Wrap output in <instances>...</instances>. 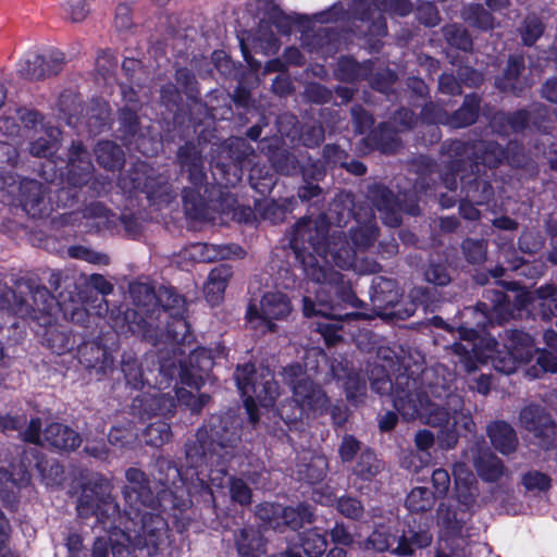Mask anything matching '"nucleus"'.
<instances>
[{
  "mask_svg": "<svg viewBox=\"0 0 557 557\" xmlns=\"http://www.w3.org/2000/svg\"><path fill=\"white\" fill-rule=\"evenodd\" d=\"M375 237L376 226L372 220L351 232L352 246L341 233L325 237L323 223L302 220L296 225L292 244L305 275L314 283L332 286L341 282V274L330 268L331 261L341 269H352L362 274L380 270L377 262L359 257Z\"/></svg>",
  "mask_w": 557,
  "mask_h": 557,
  "instance_id": "1",
  "label": "nucleus"
},
{
  "mask_svg": "<svg viewBox=\"0 0 557 557\" xmlns=\"http://www.w3.org/2000/svg\"><path fill=\"white\" fill-rule=\"evenodd\" d=\"M454 380V374L448 373V377H443L442 383L436 380L429 386L433 397L447 398L448 408H443L421 392L412 394L410 388L416 386V381L407 376L399 375L394 389L384 366H375L370 375L371 386L376 393L392 392L394 407L405 419L419 418L424 423L438 428V444L444 449L453 448L461 432L471 431L473 426L469 412L461 410V398L450 393Z\"/></svg>",
  "mask_w": 557,
  "mask_h": 557,
  "instance_id": "2",
  "label": "nucleus"
},
{
  "mask_svg": "<svg viewBox=\"0 0 557 557\" xmlns=\"http://www.w3.org/2000/svg\"><path fill=\"white\" fill-rule=\"evenodd\" d=\"M127 484L123 495L128 509L122 513L114 502L103 499L111 509V527L114 532L113 556L131 557L132 548L145 550L147 556H153L164 534L163 519L147 509L152 508L154 498L145 473L131 468L126 471Z\"/></svg>",
  "mask_w": 557,
  "mask_h": 557,
  "instance_id": "3",
  "label": "nucleus"
},
{
  "mask_svg": "<svg viewBox=\"0 0 557 557\" xmlns=\"http://www.w3.org/2000/svg\"><path fill=\"white\" fill-rule=\"evenodd\" d=\"M213 419L209 425L199 430L197 433V442L190 444L186 448V459L193 469L175 472L181 476L188 491L196 486L197 481L200 486L223 487L226 480L224 461L228 451L224 454L220 451L232 446L239 438V432L236 426L228 429L222 425V421L215 424Z\"/></svg>",
  "mask_w": 557,
  "mask_h": 557,
  "instance_id": "4",
  "label": "nucleus"
},
{
  "mask_svg": "<svg viewBox=\"0 0 557 557\" xmlns=\"http://www.w3.org/2000/svg\"><path fill=\"white\" fill-rule=\"evenodd\" d=\"M459 336L469 343V347L455 344L454 350L459 355V362L463 369L471 373L476 369L469 352L480 362L492 360L494 368L503 373L515 372L520 364L529 363L533 354V339L522 331H512L505 344L506 351L497 349V342L493 337H483L480 343H472L478 338V332L472 329L460 327Z\"/></svg>",
  "mask_w": 557,
  "mask_h": 557,
  "instance_id": "5",
  "label": "nucleus"
},
{
  "mask_svg": "<svg viewBox=\"0 0 557 557\" xmlns=\"http://www.w3.org/2000/svg\"><path fill=\"white\" fill-rule=\"evenodd\" d=\"M131 294L137 309L127 310L124 314V320L129 332L147 336L150 322L144 318V314L154 312V307L161 306L164 312L168 310H176L172 323L168 325V334L171 341L178 345L187 341L188 324L186 320L178 317V312L184 306V300L180 295L168 288L160 289L159 294L156 295L153 289L147 284H135L131 286Z\"/></svg>",
  "mask_w": 557,
  "mask_h": 557,
  "instance_id": "6",
  "label": "nucleus"
},
{
  "mask_svg": "<svg viewBox=\"0 0 557 557\" xmlns=\"http://www.w3.org/2000/svg\"><path fill=\"white\" fill-rule=\"evenodd\" d=\"M112 486L110 482L103 478L96 479L92 483L87 484L82 492L77 504V512L81 518H88L95 516L97 519V527L100 528L106 535L99 534L94 543L92 557H107L110 542L113 549V542L115 536L114 532L119 533V529L114 530L111 527V509L104 504L103 499L114 502L112 496Z\"/></svg>",
  "mask_w": 557,
  "mask_h": 557,
  "instance_id": "7",
  "label": "nucleus"
},
{
  "mask_svg": "<svg viewBox=\"0 0 557 557\" xmlns=\"http://www.w3.org/2000/svg\"><path fill=\"white\" fill-rule=\"evenodd\" d=\"M235 379L249 419L256 423L259 420L257 404L271 407L278 396L274 376L268 368L256 371L253 366L245 364L237 367Z\"/></svg>",
  "mask_w": 557,
  "mask_h": 557,
  "instance_id": "8",
  "label": "nucleus"
},
{
  "mask_svg": "<svg viewBox=\"0 0 557 557\" xmlns=\"http://www.w3.org/2000/svg\"><path fill=\"white\" fill-rule=\"evenodd\" d=\"M17 293L8 290L4 293L7 305L2 308L11 310L21 317H32L36 320L44 319V323L50 322L49 318L55 309V299L44 286H34L28 283H18Z\"/></svg>",
  "mask_w": 557,
  "mask_h": 557,
  "instance_id": "9",
  "label": "nucleus"
},
{
  "mask_svg": "<svg viewBox=\"0 0 557 557\" xmlns=\"http://www.w3.org/2000/svg\"><path fill=\"white\" fill-rule=\"evenodd\" d=\"M180 366L176 367L170 360H163L159 372L160 381L158 382V389H164L170 386L172 380L176 376L180 382L186 386L199 391L205 374L212 368L213 358L211 351L206 348H197L193 350L188 357V364L178 359Z\"/></svg>",
  "mask_w": 557,
  "mask_h": 557,
  "instance_id": "10",
  "label": "nucleus"
},
{
  "mask_svg": "<svg viewBox=\"0 0 557 557\" xmlns=\"http://www.w3.org/2000/svg\"><path fill=\"white\" fill-rule=\"evenodd\" d=\"M283 380L290 387L293 399L301 412L314 416L327 409V396L299 364L286 367L283 371Z\"/></svg>",
  "mask_w": 557,
  "mask_h": 557,
  "instance_id": "11",
  "label": "nucleus"
},
{
  "mask_svg": "<svg viewBox=\"0 0 557 557\" xmlns=\"http://www.w3.org/2000/svg\"><path fill=\"white\" fill-rule=\"evenodd\" d=\"M431 541L432 537L426 531H409L399 535L398 531L391 525L382 524L371 533L366 542V548L376 552L391 550L398 556H410L416 548L426 547Z\"/></svg>",
  "mask_w": 557,
  "mask_h": 557,
  "instance_id": "12",
  "label": "nucleus"
},
{
  "mask_svg": "<svg viewBox=\"0 0 557 557\" xmlns=\"http://www.w3.org/2000/svg\"><path fill=\"white\" fill-rule=\"evenodd\" d=\"M0 193L18 197L23 209L33 218L49 214L53 209L50 199L46 197V189L40 183L32 180L16 182L10 172L0 174Z\"/></svg>",
  "mask_w": 557,
  "mask_h": 557,
  "instance_id": "13",
  "label": "nucleus"
},
{
  "mask_svg": "<svg viewBox=\"0 0 557 557\" xmlns=\"http://www.w3.org/2000/svg\"><path fill=\"white\" fill-rule=\"evenodd\" d=\"M292 311V306L282 293L265 294L259 305H250L246 318L250 326L260 332L275 331V321L284 320Z\"/></svg>",
  "mask_w": 557,
  "mask_h": 557,
  "instance_id": "14",
  "label": "nucleus"
},
{
  "mask_svg": "<svg viewBox=\"0 0 557 557\" xmlns=\"http://www.w3.org/2000/svg\"><path fill=\"white\" fill-rule=\"evenodd\" d=\"M302 311L307 318L325 319V323H317L318 332L322 334L329 345H334L338 342L337 319L341 318V313L337 311V308L326 299V290L324 287H321L317 292L314 299L309 296L304 297Z\"/></svg>",
  "mask_w": 557,
  "mask_h": 557,
  "instance_id": "15",
  "label": "nucleus"
},
{
  "mask_svg": "<svg viewBox=\"0 0 557 557\" xmlns=\"http://www.w3.org/2000/svg\"><path fill=\"white\" fill-rule=\"evenodd\" d=\"M41 423L39 419L30 420L26 431L23 434L24 441L34 444H48L59 449L72 450L79 446L81 437L72 429L60 423L48 425L41 437Z\"/></svg>",
  "mask_w": 557,
  "mask_h": 557,
  "instance_id": "16",
  "label": "nucleus"
},
{
  "mask_svg": "<svg viewBox=\"0 0 557 557\" xmlns=\"http://www.w3.org/2000/svg\"><path fill=\"white\" fill-rule=\"evenodd\" d=\"M257 516L274 530H280L282 527L296 530L301 528L304 523L311 521L312 511L309 506L305 505L282 507L277 504L264 503L258 507Z\"/></svg>",
  "mask_w": 557,
  "mask_h": 557,
  "instance_id": "17",
  "label": "nucleus"
},
{
  "mask_svg": "<svg viewBox=\"0 0 557 557\" xmlns=\"http://www.w3.org/2000/svg\"><path fill=\"white\" fill-rule=\"evenodd\" d=\"M64 62L61 51L49 49L39 53L29 51L23 55L16 65L17 73L28 79H41L57 74Z\"/></svg>",
  "mask_w": 557,
  "mask_h": 557,
  "instance_id": "18",
  "label": "nucleus"
},
{
  "mask_svg": "<svg viewBox=\"0 0 557 557\" xmlns=\"http://www.w3.org/2000/svg\"><path fill=\"white\" fill-rule=\"evenodd\" d=\"M522 426L532 432L537 444L544 449L557 443V429L550 418L537 406H528L520 412Z\"/></svg>",
  "mask_w": 557,
  "mask_h": 557,
  "instance_id": "19",
  "label": "nucleus"
},
{
  "mask_svg": "<svg viewBox=\"0 0 557 557\" xmlns=\"http://www.w3.org/2000/svg\"><path fill=\"white\" fill-rule=\"evenodd\" d=\"M243 249L236 245L196 243L186 247L181 257L191 262H214L231 257H242Z\"/></svg>",
  "mask_w": 557,
  "mask_h": 557,
  "instance_id": "20",
  "label": "nucleus"
},
{
  "mask_svg": "<svg viewBox=\"0 0 557 557\" xmlns=\"http://www.w3.org/2000/svg\"><path fill=\"white\" fill-rule=\"evenodd\" d=\"M517 300L519 308L539 307L545 319L557 317V289L552 285L541 287L534 293L522 292L517 295Z\"/></svg>",
  "mask_w": 557,
  "mask_h": 557,
  "instance_id": "21",
  "label": "nucleus"
},
{
  "mask_svg": "<svg viewBox=\"0 0 557 557\" xmlns=\"http://www.w3.org/2000/svg\"><path fill=\"white\" fill-rule=\"evenodd\" d=\"M454 496L459 503L460 510H467L474 504L476 497L475 478L463 462L454 466Z\"/></svg>",
  "mask_w": 557,
  "mask_h": 557,
  "instance_id": "22",
  "label": "nucleus"
},
{
  "mask_svg": "<svg viewBox=\"0 0 557 557\" xmlns=\"http://www.w3.org/2000/svg\"><path fill=\"white\" fill-rule=\"evenodd\" d=\"M232 271L227 265H219L212 269L205 284V296L211 306L219 305L224 297Z\"/></svg>",
  "mask_w": 557,
  "mask_h": 557,
  "instance_id": "23",
  "label": "nucleus"
},
{
  "mask_svg": "<svg viewBox=\"0 0 557 557\" xmlns=\"http://www.w3.org/2000/svg\"><path fill=\"white\" fill-rule=\"evenodd\" d=\"M474 468L479 475L485 481H497L504 474L502 461L487 449L476 447L475 451H471Z\"/></svg>",
  "mask_w": 557,
  "mask_h": 557,
  "instance_id": "24",
  "label": "nucleus"
},
{
  "mask_svg": "<svg viewBox=\"0 0 557 557\" xmlns=\"http://www.w3.org/2000/svg\"><path fill=\"white\" fill-rule=\"evenodd\" d=\"M474 468L479 475L485 481H497L504 474L502 461L487 449L476 447L475 451H471Z\"/></svg>",
  "mask_w": 557,
  "mask_h": 557,
  "instance_id": "25",
  "label": "nucleus"
},
{
  "mask_svg": "<svg viewBox=\"0 0 557 557\" xmlns=\"http://www.w3.org/2000/svg\"><path fill=\"white\" fill-rule=\"evenodd\" d=\"M67 166L69 178L75 185L84 183L86 177L91 173L92 163L89 159V154L81 145H74L72 147Z\"/></svg>",
  "mask_w": 557,
  "mask_h": 557,
  "instance_id": "26",
  "label": "nucleus"
},
{
  "mask_svg": "<svg viewBox=\"0 0 557 557\" xmlns=\"http://www.w3.org/2000/svg\"><path fill=\"white\" fill-rule=\"evenodd\" d=\"M494 447L502 454H510L517 447L518 440L513 429L505 422H494L487 429Z\"/></svg>",
  "mask_w": 557,
  "mask_h": 557,
  "instance_id": "27",
  "label": "nucleus"
},
{
  "mask_svg": "<svg viewBox=\"0 0 557 557\" xmlns=\"http://www.w3.org/2000/svg\"><path fill=\"white\" fill-rule=\"evenodd\" d=\"M237 548L243 557H260L264 553V541L258 530L245 529L237 539Z\"/></svg>",
  "mask_w": 557,
  "mask_h": 557,
  "instance_id": "28",
  "label": "nucleus"
},
{
  "mask_svg": "<svg viewBox=\"0 0 557 557\" xmlns=\"http://www.w3.org/2000/svg\"><path fill=\"white\" fill-rule=\"evenodd\" d=\"M137 401L140 403L139 406H143L145 412L149 416H166L172 413L175 408V399L172 396L157 392L151 394L149 398L136 399L135 403ZM134 407H137V405L134 404Z\"/></svg>",
  "mask_w": 557,
  "mask_h": 557,
  "instance_id": "29",
  "label": "nucleus"
},
{
  "mask_svg": "<svg viewBox=\"0 0 557 557\" xmlns=\"http://www.w3.org/2000/svg\"><path fill=\"white\" fill-rule=\"evenodd\" d=\"M60 131L49 128L30 144V153L35 157L47 158L55 152L59 146Z\"/></svg>",
  "mask_w": 557,
  "mask_h": 557,
  "instance_id": "30",
  "label": "nucleus"
},
{
  "mask_svg": "<svg viewBox=\"0 0 557 557\" xmlns=\"http://www.w3.org/2000/svg\"><path fill=\"white\" fill-rule=\"evenodd\" d=\"M42 341L53 352L62 355L70 350L73 343L71 336L64 332L60 326L49 324L46 329Z\"/></svg>",
  "mask_w": 557,
  "mask_h": 557,
  "instance_id": "31",
  "label": "nucleus"
},
{
  "mask_svg": "<svg viewBox=\"0 0 557 557\" xmlns=\"http://www.w3.org/2000/svg\"><path fill=\"white\" fill-rule=\"evenodd\" d=\"M96 156L99 164L109 170L117 169L123 164V151L111 141L98 144Z\"/></svg>",
  "mask_w": 557,
  "mask_h": 557,
  "instance_id": "32",
  "label": "nucleus"
},
{
  "mask_svg": "<svg viewBox=\"0 0 557 557\" xmlns=\"http://www.w3.org/2000/svg\"><path fill=\"white\" fill-rule=\"evenodd\" d=\"M344 373L341 374L335 366H332V372L335 377L338 380H345V389L347 394V398L358 403L359 398L366 393V382L361 380L359 374L348 372L346 370H342Z\"/></svg>",
  "mask_w": 557,
  "mask_h": 557,
  "instance_id": "33",
  "label": "nucleus"
},
{
  "mask_svg": "<svg viewBox=\"0 0 557 557\" xmlns=\"http://www.w3.org/2000/svg\"><path fill=\"white\" fill-rule=\"evenodd\" d=\"M434 505V496L426 487L411 490L406 498V507L411 512L430 510Z\"/></svg>",
  "mask_w": 557,
  "mask_h": 557,
  "instance_id": "34",
  "label": "nucleus"
},
{
  "mask_svg": "<svg viewBox=\"0 0 557 557\" xmlns=\"http://www.w3.org/2000/svg\"><path fill=\"white\" fill-rule=\"evenodd\" d=\"M61 9L64 17L71 23H82L90 13L88 0H64Z\"/></svg>",
  "mask_w": 557,
  "mask_h": 557,
  "instance_id": "35",
  "label": "nucleus"
},
{
  "mask_svg": "<svg viewBox=\"0 0 557 557\" xmlns=\"http://www.w3.org/2000/svg\"><path fill=\"white\" fill-rule=\"evenodd\" d=\"M301 546L308 557H319L325 552L326 540L318 529H312L304 534Z\"/></svg>",
  "mask_w": 557,
  "mask_h": 557,
  "instance_id": "36",
  "label": "nucleus"
},
{
  "mask_svg": "<svg viewBox=\"0 0 557 557\" xmlns=\"http://www.w3.org/2000/svg\"><path fill=\"white\" fill-rule=\"evenodd\" d=\"M535 354L536 364L527 369L528 376L535 379L542 373L557 372V358L552 352L546 350H535Z\"/></svg>",
  "mask_w": 557,
  "mask_h": 557,
  "instance_id": "37",
  "label": "nucleus"
},
{
  "mask_svg": "<svg viewBox=\"0 0 557 557\" xmlns=\"http://www.w3.org/2000/svg\"><path fill=\"white\" fill-rule=\"evenodd\" d=\"M144 436L147 444L158 447L170 441L171 430L164 421H157L147 426Z\"/></svg>",
  "mask_w": 557,
  "mask_h": 557,
  "instance_id": "38",
  "label": "nucleus"
},
{
  "mask_svg": "<svg viewBox=\"0 0 557 557\" xmlns=\"http://www.w3.org/2000/svg\"><path fill=\"white\" fill-rule=\"evenodd\" d=\"M326 460L324 457L317 456L311 460L310 465L299 466L298 474L301 480L308 483H314L323 479L326 470Z\"/></svg>",
  "mask_w": 557,
  "mask_h": 557,
  "instance_id": "39",
  "label": "nucleus"
},
{
  "mask_svg": "<svg viewBox=\"0 0 557 557\" xmlns=\"http://www.w3.org/2000/svg\"><path fill=\"white\" fill-rule=\"evenodd\" d=\"M175 395L177 401L189 407L193 412H198L210 399L207 394L196 395L193 391L185 388H177Z\"/></svg>",
  "mask_w": 557,
  "mask_h": 557,
  "instance_id": "40",
  "label": "nucleus"
},
{
  "mask_svg": "<svg viewBox=\"0 0 557 557\" xmlns=\"http://www.w3.org/2000/svg\"><path fill=\"white\" fill-rule=\"evenodd\" d=\"M137 432L131 423L113 426L109 433V442L115 446H126L135 441Z\"/></svg>",
  "mask_w": 557,
  "mask_h": 557,
  "instance_id": "41",
  "label": "nucleus"
},
{
  "mask_svg": "<svg viewBox=\"0 0 557 557\" xmlns=\"http://www.w3.org/2000/svg\"><path fill=\"white\" fill-rule=\"evenodd\" d=\"M467 259L472 263H480L485 259L486 245L482 240L467 239L462 244Z\"/></svg>",
  "mask_w": 557,
  "mask_h": 557,
  "instance_id": "42",
  "label": "nucleus"
},
{
  "mask_svg": "<svg viewBox=\"0 0 557 557\" xmlns=\"http://www.w3.org/2000/svg\"><path fill=\"white\" fill-rule=\"evenodd\" d=\"M379 11H391L399 15H406L411 7L408 0H369Z\"/></svg>",
  "mask_w": 557,
  "mask_h": 557,
  "instance_id": "43",
  "label": "nucleus"
},
{
  "mask_svg": "<svg viewBox=\"0 0 557 557\" xmlns=\"http://www.w3.org/2000/svg\"><path fill=\"white\" fill-rule=\"evenodd\" d=\"M379 462L375 456L368 451L362 454L361 459L357 466L356 472L364 480H369L379 472Z\"/></svg>",
  "mask_w": 557,
  "mask_h": 557,
  "instance_id": "44",
  "label": "nucleus"
},
{
  "mask_svg": "<svg viewBox=\"0 0 557 557\" xmlns=\"http://www.w3.org/2000/svg\"><path fill=\"white\" fill-rule=\"evenodd\" d=\"M522 483L528 491H546L550 485V479L541 472L531 471L524 474Z\"/></svg>",
  "mask_w": 557,
  "mask_h": 557,
  "instance_id": "45",
  "label": "nucleus"
},
{
  "mask_svg": "<svg viewBox=\"0 0 557 557\" xmlns=\"http://www.w3.org/2000/svg\"><path fill=\"white\" fill-rule=\"evenodd\" d=\"M69 255L76 259L86 260L90 263H108V257L104 255H100L95 252L88 248L83 246H74L69 249Z\"/></svg>",
  "mask_w": 557,
  "mask_h": 557,
  "instance_id": "46",
  "label": "nucleus"
},
{
  "mask_svg": "<svg viewBox=\"0 0 557 557\" xmlns=\"http://www.w3.org/2000/svg\"><path fill=\"white\" fill-rule=\"evenodd\" d=\"M123 372L126 379V383L131 385L133 388H139L144 385L143 373L137 362L134 361H124L123 362Z\"/></svg>",
  "mask_w": 557,
  "mask_h": 557,
  "instance_id": "47",
  "label": "nucleus"
},
{
  "mask_svg": "<svg viewBox=\"0 0 557 557\" xmlns=\"http://www.w3.org/2000/svg\"><path fill=\"white\" fill-rule=\"evenodd\" d=\"M230 491L233 500L242 505L250 503L251 492L249 487L246 485V483L243 482L240 479L231 480Z\"/></svg>",
  "mask_w": 557,
  "mask_h": 557,
  "instance_id": "48",
  "label": "nucleus"
},
{
  "mask_svg": "<svg viewBox=\"0 0 557 557\" xmlns=\"http://www.w3.org/2000/svg\"><path fill=\"white\" fill-rule=\"evenodd\" d=\"M18 152L14 144L9 141H0V169L5 170L7 166H14L17 162Z\"/></svg>",
  "mask_w": 557,
  "mask_h": 557,
  "instance_id": "49",
  "label": "nucleus"
},
{
  "mask_svg": "<svg viewBox=\"0 0 557 557\" xmlns=\"http://www.w3.org/2000/svg\"><path fill=\"white\" fill-rule=\"evenodd\" d=\"M339 512L347 518L357 519L361 516L363 508L357 499L343 497L337 502Z\"/></svg>",
  "mask_w": 557,
  "mask_h": 557,
  "instance_id": "50",
  "label": "nucleus"
},
{
  "mask_svg": "<svg viewBox=\"0 0 557 557\" xmlns=\"http://www.w3.org/2000/svg\"><path fill=\"white\" fill-rule=\"evenodd\" d=\"M543 26L541 22L533 17L525 21L524 28L522 30V40L525 45H532L541 36Z\"/></svg>",
  "mask_w": 557,
  "mask_h": 557,
  "instance_id": "51",
  "label": "nucleus"
},
{
  "mask_svg": "<svg viewBox=\"0 0 557 557\" xmlns=\"http://www.w3.org/2000/svg\"><path fill=\"white\" fill-rule=\"evenodd\" d=\"M425 278L435 285H446L450 281L446 269L440 264H431L425 271Z\"/></svg>",
  "mask_w": 557,
  "mask_h": 557,
  "instance_id": "52",
  "label": "nucleus"
},
{
  "mask_svg": "<svg viewBox=\"0 0 557 557\" xmlns=\"http://www.w3.org/2000/svg\"><path fill=\"white\" fill-rule=\"evenodd\" d=\"M433 486L438 495H444L447 493L450 485V478L446 470L436 469L432 474Z\"/></svg>",
  "mask_w": 557,
  "mask_h": 557,
  "instance_id": "53",
  "label": "nucleus"
},
{
  "mask_svg": "<svg viewBox=\"0 0 557 557\" xmlns=\"http://www.w3.org/2000/svg\"><path fill=\"white\" fill-rule=\"evenodd\" d=\"M359 449V443L352 436H345L339 448L343 460H351Z\"/></svg>",
  "mask_w": 557,
  "mask_h": 557,
  "instance_id": "54",
  "label": "nucleus"
},
{
  "mask_svg": "<svg viewBox=\"0 0 557 557\" xmlns=\"http://www.w3.org/2000/svg\"><path fill=\"white\" fill-rule=\"evenodd\" d=\"M298 20V15H286L280 12L274 16V24L278 32L288 34L292 30V25L297 23Z\"/></svg>",
  "mask_w": 557,
  "mask_h": 557,
  "instance_id": "55",
  "label": "nucleus"
},
{
  "mask_svg": "<svg viewBox=\"0 0 557 557\" xmlns=\"http://www.w3.org/2000/svg\"><path fill=\"white\" fill-rule=\"evenodd\" d=\"M504 151L498 145H490L488 149L482 157V162L492 168L499 163L504 158Z\"/></svg>",
  "mask_w": 557,
  "mask_h": 557,
  "instance_id": "56",
  "label": "nucleus"
},
{
  "mask_svg": "<svg viewBox=\"0 0 557 557\" xmlns=\"http://www.w3.org/2000/svg\"><path fill=\"white\" fill-rule=\"evenodd\" d=\"M257 46L264 52L271 53L278 49L277 40L273 34H262L257 38Z\"/></svg>",
  "mask_w": 557,
  "mask_h": 557,
  "instance_id": "57",
  "label": "nucleus"
},
{
  "mask_svg": "<svg viewBox=\"0 0 557 557\" xmlns=\"http://www.w3.org/2000/svg\"><path fill=\"white\" fill-rule=\"evenodd\" d=\"M89 282L102 296L109 295L113 290V285L100 274H92Z\"/></svg>",
  "mask_w": 557,
  "mask_h": 557,
  "instance_id": "58",
  "label": "nucleus"
},
{
  "mask_svg": "<svg viewBox=\"0 0 557 557\" xmlns=\"http://www.w3.org/2000/svg\"><path fill=\"white\" fill-rule=\"evenodd\" d=\"M331 537L336 544L349 545L352 542L350 534L342 524H336L334 529H332Z\"/></svg>",
  "mask_w": 557,
  "mask_h": 557,
  "instance_id": "59",
  "label": "nucleus"
},
{
  "mask_svg": "<svg viewBox=\"0 0 557 557\" xmlns=\"http://www.w3.org/2000/svg\"><path fill=\"white\" fill-rule=\"evenodd\" d=\"M414 442L419 449L426 450L433 445L434 435L428 430H422L416 434Z\"/></svg>",
  "mask_w": 557,
  "mask_h": 557,
  "instance_id": "60",
  "label": "nucleus"
},
{
  "mask_svg": "<svg viewBox=\"0 0 557 557\" xmlns=\"http://www.w3.org/2000/svg\"><path fill=\"white\" fill-rule=\"evenodd\" d=\"M114 21H115V26L117 28H120V29L128 28L132 24L128 8L125 5L119 7L116 10Z\"/></svg>",
  "mask_w": 557,
  "mask_h": 557,
  "instance_id": "61",
  "label": "nucleus"
},
{
  "mask_svg": "<svg viewBox=\"0 0 557 557\" xmlns=\"http://www.w3.org/2000/svg\"><path fill=\"white\" fill-rule=\"evenodd\" d=\"M0 132L7 136H14L20 132V126L14 117L3 116L0 119Z\"/></svg>",
  "mask_w": 557,
  "mask_h": 557,
  "instance_id": "62",
  "label": "nucleus"
},
{
  "mask_svg": "<svg viewBox=\"0 0 557 557\" xmlns=\"http://www.w3.org/2000/svg\"><path fill=\"white\" fill-rule=\"evenodd\" d=\"M474 385H470L471 388L476 389L481 394H487L491 388V377L486 374H481L473 379Z\"/></svg>",
  "mask_w": 557,
  "mask_h": 557,
  "instance_id": "63",
  "label": "nucleus"
},
{
  "mask_svg": "<svg viewBox=\"0 0 557 557\" xmlns=\"http://www.w3.org/2000/svg\"><path fill=\"white\" fill-rule=\"evenodd\" d=\"M543 96L552 101L557 102V81H548L542 89Z\"/></svg>",
  "mask_w": 557,
  "mask_h": 557,
  "instance_id": "64",
  "label": "nucleus"
}]
</instances>
